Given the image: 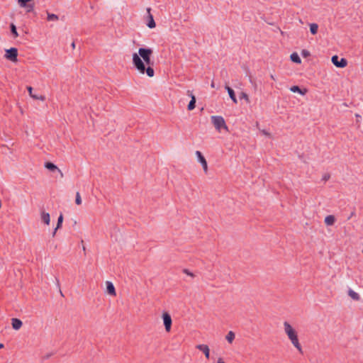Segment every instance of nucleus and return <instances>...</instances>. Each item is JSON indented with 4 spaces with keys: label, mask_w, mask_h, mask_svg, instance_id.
Masks as SVG:
<instances>
[{
    "label": "nucleus",
    "mask_w": 363,
    "mask_h": 363,
    "mask_svg": "<svg viewBox=\"0 0 363 363\" xmlns=\"http://www.w3.org/2000/svg\"><path fill=\"white\" fill-rule=\"evenodd\" d=\"M153 51L150 48H140L138 52L133 54V67L142 74H146L149 77L155 75L152 67L154 62L151 60Z\"/></svg>",
    "instance_id": "obj_1"
},
{
    "label": "nucleus",
    "mask_w": 363,
    "mask_h": 363,
    "mask_svg": "<svg viewBox=\"0 0 363 363\" xmlns=\"http://www.w3.org/2000/svg\"><path fill=\"white\" fill-rule=\"evenodd\" d=\"M284 326L285 333L293 345L298 350L300 353L303 354L302 347L299 343L297 332L286 321L284 323Z\"/></svg>",
    "instance_id": "obj_2"
},
{
    "label": "nucleus",
    "mask_w": 363,
    "mask_h": 363,
    "mask_svg": "<svg viewBox=\"0 0 363 363\" xmlns=\"http://www.w3.org/2000/svg\"><path fill=\"white\" fill-rule=\"evenodd\" d=\"M211 122L213 124L215 128L220 131L221 129L228 130V126L225 123L224 118L220 116H213L211 118Z\"/></svg>",
    "instance_id": "obj_3"
},
{
    "label": "nucleus",
    "mask_w": 363,
    "mask_h": 363,
    "mask_svg": "<svg viewBox=\"0 0 363 363\" xmlns=\"http://www.w3.org/2000/svg\"><path fill=\"white\" fill-rule=\"evenodd\" d=\"M333 64L338 68H344L347 65V60L344 57L340 58L338 55H335L331 57Z\"/></svg>",
    "instance_id": "obj_4"
},
{
    "label": "nucleus",
    "mask_w": 363,
    "mask_h": 363,
    "mask_svg": "<svg viewBox=\"0 0 363 363\" xmlns=\"http://www.w3.org/2000/svg\"><path fill=\"white\" fill-rule=\"evenodd\" d=\"M5 57L13 62H17L18 49L16 48H11L8 50H6Z\"/></svg>",
    "instance_id": "obj_5"
},
{
    "label": "nucleus",
    "mask_w": 363,
    "mask_h": 363,
    "mask_svg": "<svg viewBox=\"0 0 363 363\" xmlns=\"http://www.w3.org/2000/svg\"><path fill=\"white\" fill-rule=\"evenodd\" d=\"M163 323L167 332H169L172 328V320L171 315L167 312H164L162 314Z\"/></svg>",
    "instance_id": "obj_6"
},
{
    "label": "nucleus",
    "mask_w": 363,
    "mask_h": 363,
    "mask_svg": "<svg viewBox=\"0 0 363 363\" xmlns=\"http://www.w3.org/2000/svg\"><path fill=\"white\" fill-rule=\"evenodd\" d=\"M196 155L197 157L198 161L202 165V167L203 169L204 172L206 174H207V172H208V163H207V161H206V158L204 157V156L203 155L201 152H200L199 150L196 151Z\"/></svg>",
    "instance_id": "obj_7"
},
{
    "label": "nucleus",
    "mask_w": 363,
    "mask_h": 363,
    "mask_svg": "<svg viewBox=\"0 0 363 363\" xmlns=\"http://www.w3.org/2000/svg\"><path fill=\"white\" fill-rule=\"evenodd\" d=\"M147 26L150 28H154L156 27V23L154 20L153 16L151 13V9L147 8Z\"/></svg>",
    "instance_id": "obj_8"
},
{
    "label": "nucleus",
    "mask_w": 363,
    "mask_h": 363,
    "mask_svg": "<svg viewBox=\"0 0 363 363\" xmlns=\"http://www.w3.org/2000/svg\"><path fill=\"white\" fill-rule=\"evenodd\" d=\"M187 94L191 97V100L187 106V109L189 111H192L196 107V96L193 94L191 91L188 90Z\"/></svg>",
    "instance_id": "obj_9"
},
{
    "label": "nucleus",
    "mask_w": 363,
    "mask_h": 363,
    "mask_svg": "<svg viewBox=\"0 0 363 363\" xmlns=\"http://www.w3.org/2000/svg\"><path fill=\"white\" fill-rule=\"evenodd\" d=\"M196 348L203 352L206 359H208L210 358V349L207 345H197Z\"/></svg>",
    "instance_id": "obj_10"
},
{
    "label": "nucleus",
    "mask_w": 363,
    "mask_h": 363,
    "mask_svg": "<svg viewBox=\"0 0 363 363\" xmlns=\"http://www.w3.org/2000/svg\"><path fill=\"white\" fill-rule=\"evenodd\" d=\"M290 91L294 93H298L302 96L305 95L308 92V90L306 89H301L298 85H294V86H291Z\"/></svg>",
    "instance_id": "obj_11"
},
{
    "label": "nucleus",
    "mask_w": 363,
    "mask_h": 363,
    "mask_svg": "<svg viewBox=\"0 0 363 363\" xmlns=\"http://www.w3.org/2000/svg\"><path fill=\"white\" fill-rule=\"evenodd\" d=\"M106 291H107V293L109 295L116 296V289H115V286H114L112 282H111V281H107L106 282Z\"/></svg>",
    "instance_id": "obj_12"
},
{
    "label": "nucleus",
    "mask_w": 363,
    "mask_h": 363,
    "mask_svg": "<svg viewBox=\"0 0 363 363\" xmlns=\"http://www.w3.org/2000/svg\"><path fill=\"white\" fill-rule=\"evenodd\" d=\"M23 322L20 319L16 318H13L11 319V325L14 330H19L21 328Z\"/></svg>",
    "instance_id": "obj_13"
},
{
    "label": "nucleus",
    "mask_w": 363,
    "mask_h": 363,
    "mask_svg": "<svg viewBox=\"0 0 363 363\" xmlns=\"http://www.w3.org/2000/svg\"><path fill=\"white\" fill-rule=\"evenodd\" d=\"M225 88L227 90V91H228V93L229 94V96L232 99L233 103L234 104H237L238 103V100H237V98H236V96H235L234 90L231 87L228 86V85H226Z\"/></svg>",
    "instance_id": "obj_14"
},
{
    "label": "nucleus",
    "mask_w": 363,
    "mask_h": 363,
    "mask_svg": "<svg viewBox=\"0 0 363 363\" xmlns=\"http://www.w3.org/2000/svg\"><path fill=\"white\" fill-rule=\"evenodd\" d=\"M27 90L29 93V95L30 97H32L34 99H40L42 101L45 100V96H38L37 94H33V88L30 86H27Z\"/></svg>",
    "instance_id": "obj_15"
},
{
    "label": "nucleus",
    "mask_w": 363,
    "mask_h": 363,
    "mask_svg": "<svg viewBox=\"0 0 363 363\" xmlns=\"http://www.w3.org/2000/svg\"><path fill=\"white\" fill-rule=\"evenodd\" d=\"M45 167L50 170V172H55V170H58L60 172V170L58 169V167L52 162H45Z\"/></svg>",
    "instance_id": "obj_16"
},
{
    "label": "nucleus",
    "mask_w": 363,
    "mask_h": 363,
    "mask_svg": "<svg viewBox=\"0 0 363 363\" xmlns=\"http://www.w3.org/2000/svg\"><path fill=\"white\" fill-rule=\"evenodd\" d=\"M335 217L333 215L327 216L325 218V223L327 225H333L335 223Z\"/></svg>",
    "instance_id": "obj_17"
},
{
    "label": "nucleus",
    "mask_w": 363,
    "mask_h": 363,
    "mask_svg": "<svg viewBox=\"0 0 363 363\" xmlns=\"http://www.w3.org/2000/svg\"><path fill=\"white\" fill-rule=\"evenodd\" d=\"M41 220L42 221L46 224V225H49L50 224V216L48 213H46V212H42V214H41Z\"/></svg>",
    "instance_id": "obj_18"
},
{
    "label": "nucleus",
    "mask_w": 363,
    "mask_h": 363,
    "mask_svg": "<svg viewBox=\"0 0 363 363\" xmlns=\"http://www.w3.org/2000/svg\"><path fill=\"white\" fill-rule=\"evenodd\" d=\"M290 59L294 63H296V64H301V60L299 55H298V53H296V52H293L290 55Z\"/></svg>",
    "instance_id": "obj_19"
},
{
    "label": "nucleus",
    "mask_w": 363,
    "mask_h": 363,
    "mask_svg": "<svg viewBox=\"0 0 363 363\" xmlns=\"http://www.w3.org/2000/svg\"><path fill=\"white\" fill-rule=\"evenodd\" d=\"M348 295L354 301H359L360 299L359 295L352 289H349Z\"/></svg>",
    "instance_id": "obj_20"
},
{
    "label": "nucleus",
    "mask_w": 363,
    "mask_h": 363,
    "mask_svg": "<svg viewBox=\"0 0 363 363\" xmlns=\"http://www.w3.org/2000/svg\"><path fill=\"white\" fill-rule=\"evenodd\" d=\"M318 26L317 23H311L310 24V32L312 35H315L318 33Z\"/></svg>",
    "instance_id": "obj_21"
},
{
    "label": "nucleus",
    "mask_w": 363,
    "mask_h": 363,
    "mask_svg": "<svg viewBox=\"0 0 363 363\" xmlns=\"http://www.w3.org/2000/svg\"><path fill=\"white\" fill-rule=\"evenodd\" d=\"M10 31L14 38H17L18 36L16 26L13 23L10 24Z\"/></svg>",
    "instance_id": "obj_22"
},
{
    "label": "nucleus",
    "mask_w": 363,
    "mask_h": 363,
    "mask_svg": "<svg viewBox=\"0 0 363 363\" xmlns=\"http://www.w3.org/2000/svg\"><path fill=\"white\" fill-rule=\"evenodd\" d=\"M235 335L233 331H229L225 338L229 343H232L235 340Z\"/></svg>",
    "instance_id": "obj_23"
},
{
    "label": "nucleus",
    "mask_w": 363,
    "mask_h": 363,
    "mask_svg": "<svg viewBox=\"0 0 363 363\" xmlns=\"http://www.w3.org/2000/svg\"><path fill=\"white\" fill-rule=\"evenodd\" d=\"M58 16L54 14V13H48V21H57L58 20Z\"/></svg>",
    "instance_id": "obj_24"
},
{
    "label": "nucleus",
    "mask_w": 363,
    "mask_h": 363,
    "mask_svg": "<svg viewBox=\"0 0 363 363\" xmlns=\"http://www.w3.org/2000/svg\"><path fill=\"white\" fill-rule=\"evenodd\" d=\"M301 54L302 57L304 58H306V57L311 56V52L308 50H305V49L301 50Z\"/></svg>",
    "instance_id": "obj_25"
},
{
    "label": "nucleus",
    "mask_w": 363,
    "mask_h": 363,
    "mask_svg": "<svg viewBox=\"0 0 363 363\" xmlns=\"http://www.w3.org/2000/svg\"><path fill=\"white\" fill-rule=\"evenodd\" d=\"M75 203L77 205H80L82 203V199L79 192H77L76 194Z\"/></svg>",
    "instance_id": "obj_26"
},
{
    "label": "nucleus",
    "mask_w": 363,
    "mask_h": 363,
    "mask_svg": "<svg viewBox=\"0 0 363 363\" xmlns=\"http://www.w3.org/2000/svg\"><path fill=\"white\" fill-rule=\"evenodd\" d=\"M25 8L27 9V10H26L27 13L33 12L34 5L32 4H28Z\"/></svg>",
    "instance_id": "obj_27"
},
{
    "label": "nucleus",
    "mask_w": 363,
    "mask_h": 363,
    "mask_svg": "<svg viewBox=\"0 0 363 363\" xmlns=\"http://www.w3.org/2000/svg\"><path fill=\"white\" fill-rule=\"evenodd\" d=\"M182 271L184 274H186L188 276H190L191 277L194 278L195 277V274L190 272L188 269H184Z\"/></svg>",
    "instance_id": "obj_28"
},
{
    "label": "nucleus",
    "mask_w": 363,
    "mask_h": 363,
    "mask_svg": "<svg viewBox=\"0 0 363 363\" xmlns=\"http://www.w3.org/2000/svg\"><path fill=\"white\" fill-rule=\"evenodd\" d=\"M62 223H60V222L57 223L56 228H55V230H54V231L52 233V236H55L57 230L62 228Z\"/></svg>",
    "instance_id": "obj_29"
},
{
    "label": "nucleus",
    "mask_w": 363,
    "mask_h": 363,
    "mask_svg": "<svg viewBox=\"0 0 363 363\" xmlns=\"http://www.w3.org/2000/svg\"><path fill=\"white\" fill-rule=\"evenodd\" d=\"M240 99H246L247 101H249L248 95H247L245 92H243V91H242V92L240 93Z\"/></svg>",
    "instance_id": "obj_30"
},
{
    "label": "nucleus",
    "mask_w": 363,
    "mask_h": 363,
    "mask_svg": "<svg viewBox=\"0 0 363 363\" xmlns=\"http://www.w3.org/2000/svg\"><path fill=\"white\" fill-rule=\"evenodd\" d=\"M57 222L62 223L63 222V215L61 213L57 218Z\"/></svg>",
    "instance_id": "obj_31"
},
{
    "label": "nucleus",
    "mask_w": 363,
    "mask_h": 363,
    "mask_svg": "<svg viewBox=\"0 0 363 363\" xmlns=\"http://www.w3.org/2000/svg\"><path fill=\"white\" fill-rule=\"evenodd\" d=\"M355 216V212L354 211H352L350 214V216L348 217V220L351 219L353 216Z\"/></svg>",
    "instance_id": "obj_32"
},
{
    "label": "nucleus",
    "mask_w": 363,
    "mask_h": 363,
    "mask_svg": "<svg viewBox=\"0 0 363 363\" xmlns=\"http://www.w3.org/2000/svg\"><path fill=\"white\" fill-rule=\"evenodd\" d=\"M217 363H225L222 358H218Z\"/></svg>",
    "instance_id": "obj_33"
},
{
    "label": "nucleus",
    "mask_w": 363,
    "mask_h": 363,
    "mask_svg": "<svg viewBox=\"0 0 363 363\" xmlns=\"http://www.w3.org/2000/svg\"><path fill=\"white\" fill-rule=\"evenodd\" d=\"M51 355H52V354H48L43 358L44 359H48L50 357H51Z\"/></svg>",
    "instance_id": "obj_34"
},
{
    "label": "nucleus",
    "mask_w": 363,
    "mask_h": 363,
    "mask_svg": "<svg viewBox=\"0 0 363 363\" xmlns=\"http://www.w3.org/2000/svg\"><path fill=\"white\" fill-rule=\"evenodd\" d=\"M329 177H330V176H329V175H325V176L323 177V179H324V180H328V179H329Z\"/></svg>",
    "instance_id": "obj_35"
},
{
    "label": "nucleus",
    "mask_w": 363,
    "mask_h": 363,
    "mask_svg": "<svg viewBox=\"0 0 363 363\" xmlns=\"http://www.w3.org/2000/svg\"><path fill=\"white\" fill-rule=\"evenodd\" d=\"M71 46L73 49L75 48V43L74 41L72 43Z\"/></svg>",
    "instance_id": "obj_36"
},
{
    "label": "nucleus",
    "mask_w": 363,
    "mask_h": 363,
    "mask_svg": "<svg viewBox=\"0 0 363 363\" xmlns=\"http://www.w3.org/2000/svg\"><path fill=\"white\" fill-rule=\"evenodd\" d=\"M211 86L212 88H215V83H214V82H213V81L211 82Z\"/></svg>",
    "instance_id": "obj_37"
},
{
    "label": "nucleus",
    "mask_w": 363,
    "mask_h": 363,
    "mask_svg": "<svg viewBox=\"0 0 363 363\" xmlns=\"http://www.w3.org/2000/svg\"><path fill=\"white\" fill-rule=\"evenodd\" d=\"M4 347V345L3 343H0V349H2Z\"/></svg>",
    "instance_id": "obj_38"
},
{
    "label": "nucleus",
    "mask_w": 363,
    "mask_h": 363,
    "mask_svg": "<svg viewBox=\"0 0 363 363\" xmlns=\"http://www.w3.org/2000/svg\"><path fill=\"white\" fill-rule=\"evenodd\" d=\"M270 77H271L272 79H273L274 81L276 80L274 77V75L271 74Z\"/></svg>",
    "instance_id": "obj_39"
},
{
    "label": "nucleus",
    "mask_w": 363,
    "mask_h": 363,
    "mask_svg": "<svg viewBox=\"0 0 363 363\" xmlns=\"http://www.w3.org/2000/svg\"><path fill=\"white\" fill-rule=\"evenodd\" d=\"M356 117L357 118V119H359V118H361V116L358 114H356Z\"/></svg>",
    "instance_id": "obj_40"
},
{
    "label": "nucleus",
    "mask_w": 363,
    "mask_h": 363,
    "mask_svg": "<svg viewBox=\"0 0 363 363\" xmlns=\"http://www.w3.org/2000/svg\"><path fill=\"white\" fill-rule=\"evenodd\" d=\"M356 117L357 118V119H359V118H361V116L358 114H356Z\"/></svg>",
    "instance_id": "obj_41"
},
{
    "label": "nucleus",
    "mask_w": 363,
    "mask_h": 363,
    "mask_svg": "<svg viewBox=\"0 0 363 363\" xmlns=\"http://www.w3.org/2000/svg\"><path fill=\"white\" fill-rule=\"evenodd\" d=\"M83 250L85 252L86 250V247L84 246H83Z\"/></svg>",
    "instance_id": "obj_42"
}]
</instances>
